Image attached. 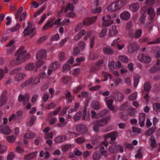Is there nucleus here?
<instances>
[{
  "mask_svg": "<svg viewBox=\"0 0 160 160\" xmlns=\"http://www.w3.org/2000/svg\"><path fill=\"white\" fill-rule=\"evenodd\" d=\"M24 46H21L15 53L14 55L16 57V63L17 64H20L30 58V55L29 53L25 55L27 51L24 49Z\"/></svg>",
  "mask_w": 160,
  "mask_h": 160,
  "instance_id": "nucleus-1",
  "label": "nucleus"
},
{
  "mask_svg": "<svg viewBox=\"0 0 160 160\" xmlns=\"http://www.w3.org/2000/svg\"><path fill=\"white\" fill-rule=\"evenodd\" d=\"M127 2V0H118L112 3L107 8L108 11H115L120 9L124 6Z\"/></svg>",
  "mask_w": 160,
  "mask_h": 160,
  "instance_id": "nucleus-2",
  "label": "nucleus"
},
{
  "mask_svg": "<svg viewBox=\"0 0 160 160\" xmlns=\"http://www.w3.org/2000/svg\"><path fill=\"white\" fill-rule=\"evenodd\" d=\"M119 136L118 133L117 132H113L103 136V137L106 140L107 138H110V140L109 142L110 144H115L117 143L115 141L116 138Z\"/></svg>",
  "mask_w": 160,
  "mask_h": 160,
  "instance_id": "nucleus-3",
  "label": "nucleus"
},
{
  "mask_svg": "<svg viewBox=\"0 0 160 160\" xmlns=\"http://www.w3.org/2000/svg\"><path fill=\"white\" fill-rule=\"evenodd\" d=\"M28 25L26 28L24 29L23 31V33L24 36H30L31 34H32L31 37L33 36L36 32H34L35 28H32V23L29 22H28Z\"/></svg>",
  "mask_w": 160,
  "mask_h": 160,
  "instance_id": "nucleus-4",
  "label": "nucleus"
},
{
  "mask_svg": "<svg viewBox=\"0 0 160 160\" xmlns=\"http://www.w3.org/2000/svg\"><path fill=\"white\" fill-rule=\"evenodd\" d=\"M40 82V79L38 78H30L22 84L21 87H25L31 83L32 85L36 84L39 83Z\"/></svg>",
  "mask_w": 160,
  "mask_h": 160,
  "instance_id": "nucleus-5",
  "label": "nucleus"
},
{
  "mask_svg": "<svg viewBox=\"0 0 160 160\" xmlns=\"http://www.w3.org/2000/svg\"><path fill=\"white\" fill-rule=\"evenodd\" d=\"M109 151L112 153H115L118 152L122 153L124 152V148L122 146L119 145H113L109 147Z\"/></svg>",
  "mask_w": 160,
  "mask_h": 160,
  "instance_id": "nucleus-6",
  "label": "nucleus"
},
{
  "mask_svg": "<svg viewBox=\"0 0 160 160\" xmlns=\"http://www.w3.org/2000/svg\"><path fill=\"white\" fill-rule=\"evenodd\" d=\"M103 22L102 26L104 27H108L110 26L113 23V20L112 19L110 15H107L102 17Z\"/></svg>",
  "mask_w": 160,
  "mask_h": 160,
  "instance_id": "nucleus-7",
  "label": "nucleus"
},
{
  "mask_svg": "<svg viewBox=\"0 0 160 160\" xmlns=\"http://www.w3.org/2000/svg\"><path fill=\"white\" fill-rule=\"evenodd\" d=\"M138 58L140 61L145 63H148L152 61L151 58L150 56L144 54H139Z\"/></svg>",
  "mask_w": 160,
  "mask_h": 160,
  "instance_id": "nucleus-8",
  "label": "nucleus"
},
{
  "mask_svg": "<svg viewBox=\"0 0 160 160\" xmlns=\"http://www.w3.org/2000/svg\"><path fill=\"white\" fill-rule=\"evenodd\" d=\"M160 71V60H157L156 64L153 65L149 70V72L151 73H155Z\"/></svg>",
  "mask_w": 160,
  "mask_h": 160,
  "instance_id": "nucleus-9",
  "label": "nucleus"
},
{
  "mask_svg": "<svg viewBox=\"0 0 160 160\" xmlns=\"http://www.w3.org/2000/svg\"><path fill=\"white\" fill-rule=\"evenodd\" d=\"M36 57L38 60L45 59L47 57L46 51L43 49L38 51L37 53Z\"/></svg>",
  "mask_w": 160,
  "mask_h": 160,
  "instance_id": "nucleus-10",
  "label": "nucleus"
},
{
  "mask_svg": "<svg viewBox=\"0 0 160 160\" xmlns=\"http://www.w3.org/2000/svg\"><path fill=\"white\" fill-rule=\"evenodd\" d=\"M97 18V16H95L84 19L82 21V24L83 26H88L95 22Z\"/></svg>",
  "mask_w": 160,
  "mask_h": 160,
  "instance_id": "nucleus-11",
  "label": "nucleus"
},
{
  "mask_svg": "<svg viewBox=\"0 0 160 160\" xmlns=\"http://www.w3.org/2000/svg\"><path fill=\"white\" fill-rule=\"evenodd\" d=\"M143 89L142 90V93L145 94V92L148 93L151 88V83L149 81L145 82L143 86Z\"/></svg>",
  "mask_w": 160,
  "mask_h": 160,
  "instance_id": "nucleus-12",
  "label": "nucleus"
},
{
  "mask_svg": "<svg viewBox=\"0 0 160 160\" xmlns=\"http://www.w3.org/2000/svg\"><path fill=\"white\" fill-rule=\"evenodd\" d=\"M76 129L77 132L81 134H84L88 131L87 127L83 124H79L77 125L76 126Z\"/></svg>",
  "mask_w": 160,
  "mask_h": 160,
  "instance_id": "nucleus-13",
  "label": "nucleus"
},
{
  "mask_svg": "<svg viewBox=\"0 0 160 160\" xmlns=\"http://www.w3.org/2000/svg\"><path fill=\"white\" fill-rule=\"evenodd\" d=\"M110 119L109 116L103 118H102L96 120L95 122L98 124L99 126H102L107 124Z\"/></svg>",
  "mask_w": 160,
  "mask_h": 160,
  "instance_id": "nucleus-14",
  "label": "nucleus"
},
{
  "mask_svg": "<svg viewBox=\"0 0 160 160\" xmlns=\"http://www.w3.org/2000/svg\"><path fill=\"white\" fill-rule=\"evenodd\" d=\"M55 18H53L49 20L43 26L42 28V29L47 30L49 28L52 27L53 25V24L52 23L54 20H55Z\"/></svg>",
  "mask_w": 160,
  "mask_h": 160,
  "instance_id": "nucleus-15",
  "label": "nucleus"
},
{
  "mask_svg": "<svg viewBox=\"0 0 160 160\" xmlns=\"http://www.w3.org/2000/svg\"><path fill=\"white\" fill-rule=\"evenodd\" d=\"M113 95L118 101H121L124 99V96L123 95L117 90L113 91Z\"/></svg>",
  "mask_w": 160,
  "mask_h": 160,
  "instance_id": "nucleus-16",
  "label": "nucleus"
},
{
  "mask_svg": "<svg viewBox=\"0 0 160 160\" xmlns=\"http://www.w3.org/2000/svg\"><path fill=\"white\" fill-rule=\"evenodd\" d=\"M0 131L2 133L6 135H9L11 133V130L9 128L8 126H6L3 127L2 126H0Z\"/></svg>",
  "mask_w": 160,
  "mask_h": 160,
  "instance_id": "nucleus-17",
  "label": "nucleus"
},
{
  "mask_svg": "<svg viewBox=\"0 0 160 160\" xmlns=\"http://www.w3.org/2000/svg\"><path fill=\"white\" fill-rule=\"evenodd\" d=\"M139 122L141 127L144 126L145 119L146 114L144 113H141L139 115Z\"/></svg>",
  "mask_w": 160,
  "mask_h": 160,
  "instance_id": "nucleus-18",
  "label": "nucleus"
},
{
  "mask_svg": "<svg viewBox=\"0 0 160 160\" xmlns=\"http://www.w3.org/2000/svg\"><path fill=\"white\" fill-rule=\"evenodd\" d=\"M22 114V112L20 111L17 112H16V114H13L9 118V121L11 122L12 120H13L14 121H16L18 119V117L21 116Z\"/></svg>",
  "mask_w": 160,
  "mask_h": 160,
  "instance_id": "nucleus-19",
  "label": "nucleus"
},
{
  "mask_svg": "<svg viewBox=\"0 0 160 160\" xmlns=\"http://www.w3.org/2000/svg\"><path fill=\"white\" fill-rule=\"evenodd\" d=\"M120 17L122 20L127 21L130 18V14L128 12L124 11L121 14Z\"/></svg>",
  "mask_w": 160,
  "mask_h": 160,
  "instance_id": "nucleus-20",
  "label": "nucleus"
},
{
  "mask_svg": "<svg viewBox=\"0 0 160 160\" xmlns=\"http://www.w3.org/2000/svg\"><path fill=\"white\" fill-rule=\"evenodd\" d=\"M139 8V5L137 3L129 5V9L133 12H137Z\"/></svg>",
  "mask_w": 160,
  "mask_h": 160,
  "instance_id": "nucleus-21",
  "label": "nucleus"
},
{
  "mask_svg": "<svg viewBox=\"0 0 160 160\" xmlns=\"http://www.w3.org/2000/svg\"><path fill=\"white\" fill-rule=\"evenodd\" d=\"M26 76L25 74L20 73L16 74L14 77V80L17 82L22 80Z\"/></svg>",
  "mask_w": 160,
  "mask_h": 160,
  "instance_id": "nucleus-22",
  "label": "nucleus"
},
{
  "mask_svg": "<svg viewBox=\"0 0 160 160\" xmlns=\"http://www.w3.org/2000/svg\"><path fill=\"white\" fill-rule=\"evenodd\" d=\"M118 32V31L116 29V26H113L110 27L109 29V36H112L115 35Z\"/></svg>",
  "mask_w": 160,
  "mask_h": 160,
  "instance_id": "nucleus-23",
  "label": "nucleus"
},
{
  "mask_svg": "<svg viewBox=\"0 0 160 160\" xmlns=\"http://www.w3.org/2000/svg\"><path fill=\"white\" fill-rule=\"evenodd\" d=\"M65 98L67 99V102L70 103L74 99V97L71 95V93L69 91L66 94Z\"/></svg>",
  "mask_w": 160,
  "mask_h": 160,
  "instance_id": "nucleus-24",
  "label": "nucleus"
},
{
  "mask_svg": "<svg viewBox=\"0 0 160 160\" xmlns=\"http://www.w3.org/2000/svg\"><path fill=\"white\" fill-rule=\"evenodd\" d=\"M91 107L95 110H99L101 108V106L99 102L97 101H93L91 104Z\"/></svg>",
  "mask_w": 160,
  "mask_h": 160,
  "instance_id": "nucleus-25",
  "label": "nucleus"
},
{
  "mask_svg": "<svg viewBox=\"0 0 160 160\" xmlns=\"http://www.w3.org/2000/svg\"><path fill=\"white\" fill-rule=\"evenodd\" d=\"M67 137L65 136H62L56 138L54 142L55 143H59L63 142L66 140Z\"/></svg>",
  "mask_w": 160,
  "mask_h": 160,
  "instance_id": "nucleus-26",
  "label": "nucleus"
},
{
  "mask_svg": "<svg viewBox=\"0 0 160 160\" xmlns=\"http://www.w3.org/2000/svg\"><path fill=\"white\" fill-rule=\"evenodd\" d=\"M36 153L35 152L26 155L24 157L25 160H30L33 159L36 156Z\"/></svg>",
  "mask_w": 160,
  "mask_h": 160,
  "instance_id": "nucleus-27",
  "label": "nucleus"
},
{
  "mask_svg": "<svg viewBox=\"0 0 160 160\" xmlns=\"http://www.w3.org/2000/svg\"><path fill=\"white\" fill-rule=\"evenodd\" d=\"M86 87L85 85L80 84L73 89V92L74 94L77 93L79 91Z\"/></svg>",
  "mask_w": 160,
  "mask_h": 160,
  "instance_id": "nucleus-28",
  "label": "nucleus"
},
{
  "mask_svg": "<svg viewBox=\"0 0 160 160\" xmlns=\"http://www.w3.org/2000/svg\"><path fill=\"white\" fill-rule=\"evenodd\" d=\"M141 78L140 75H135L134 77V83L133 85L134 87H136L139 82V80Z\"/></svg>",
  "mask_w": 160,
  "mask_h": 160,
  "instance_id": "nucleus-29",
  "label": "nucleus"
},
{
  "mask_svg": "<svg viewBox=\"0 0 160 160\" xmlns=\"http://www.w3.org/2000/svg\"><path fill=\"white\" fill-rule=\"evenodd\" d=\"M147 13L150 15L151 19H152L154 18L155 13L154 9L152 8H149L148 9Z\"/></svg>",
  "mask_w": 160,
  "mask_h": 160,
  "instance_id": "nucleus-30",
  "label": "nucleus"
},
{
  "mask_svg": "<svg viewBox=\"0 0 160 160\" xmlns=\"http://www.w3.org/2000/svg\"><path fill=\"white\" fill-rule=\"evenodd\" d=\"M103 51L104 53L107 55L112 54L114 52L112 49L108 47H105L103 48Z\"/></svg>",
  "mask_w": 160,
  "mask_h": 160,
  "instance_id": "nucleus-31",
  "label": "nucleus"
},
{
  "mask_svg": "<svg viewBox=\"0 0 160 160\" xmlns=\"http://www.w3.org/2000/svg\"><path fill=\"white\" fill-rule=\"evenodd\" d=\"M149 140L151 141L150 145L152 148H155L157 146V144L156 143V141L155 140L154 137L153 136H152L149 138Z\"/></svg>",
  "mask_w": 160,
  "mask_h": 160,
  "instance_id": "nucleus-32",
  "label": "nucleus"
},
{
  "mask_svg": "<svg viewBox=\"0 0 160 160\" xmlns=\"http://www.w3.org/2000/svg\"><path fill=\"white\" fill-rule=\"evenodd\" d=\"M136 49V43H135L130 44L128 48V50L131 52H132Z\"/></svg>",
  "mask_w": 160,
  "mask_h": 160,
  "instance_id": "nucleus-33",
  "label": "nucleus"
},
{
  "mask_svg": "<svg viewBox=\"0 0 160 160\" xmlns=\"http://www.w3.org/2000/svg\"><path fill=\"white\" fill-rule=\"evenodd\" d=\"M36 136L35 133H33L32 132L28 133L24 135L23 136V138L24 139H31L33 138Z\"/></svg>",
  "mask_w": 160,
  "mask_h": 160,
  "instance_id": "nucleus-34",
  "label": "nucleus"
},
{
  "mask_svg": "<svg viewBox=\"0 0 160 160\" xmlns=\"http://www.w3.org/2000/svg\"><path fill=\"white\" fill-rule=\"evenodd\" d=\"M60 66V64L58 62H53L50 66V68H52V70H55L58 68Z\"/></svg>",
  "mask_w": 160,
  "mask_h": 160,
  "instance_id": "nucleus-35",
  "label": "nucleus"
},
{
  "mask_svg": "<svg viewBox=\"0 0 160 160\" xmlns=\"http://www.w3.org/2000/svg\"><path fill=\"white\" fill-rule=\"evenodd\" d=\"M119 117L123 120H127L128 119V117L126 113L124 112H121L119 114Z\"/></svg>",
  "mask_w": 160,
  "mask_h": 160,
  "instance_id": "nucleus-36",
  "label": "nucleus"
},
{
  "mask_svg": "<svg viewBox=\"0 0 160 160\" xmlns=\"http://www.w3.org/2000/svg\"><path fill=\"white\" fill-rule=\"evenodd\" d=\"M74 8V6L72 4L69 3L68 4L65 10V12H66L68 9L71 11H73Z\"/></svg>",
  "mask_w": 160,
  "mask_h": 160,
  "instance_id": "nucleus-37",
  "label": "nucleus"
},
{
  "mask_svg": "<svg viewBox=\"0 0 160 160\" xmlns=\"http://www.w3.org/2000/svg\"><path fill=\"white\" fill-rule=\"evenodd\" d=\"M7 140L9 143L14 142L16 140V137L13 135H11L6 137Z\"/></svg>",
  "mask_w": 160,
  "mask_h": 160,
  "instance_id": "nucleus-38",
  "label": "nucleus"
},
{
  "mask_svg": "<svg viewBox=\"0 0 160 160\" xmlns=\"http://www.w3.org/2000/svg\"><path fill=\"white\" fill-rule=\"evenodd\" d=\"M22 69L21 67L17 68L11 71L10 72V74L11 75H14L17 73L21 71L22 70Z\"/></svg>",
  "mask_w": 160,
  "mask_h": 160,
  "instance_id": "nucleus-39",
  "label": "nucleus"
},
{
  "mask_svg": "<svg viewBox=\"0 0 160 160\" xmlns=\"http://www.w3.org/2000/svg\"><path fill=\"white\" fill-rule=\"evenodd\" d=\"M155 130L156 129L152 127L146 131V134L148 136H150L153 133Z\"/></svg>",
  "mask_w": 160,
  "mask_h": 160,
  "instance_id": "nucleus-40",
  "label": "nucleus"
},
{
  "mask_svg": "<svg viewBox=\"0 0 160 160\" xmlns=\"http://www.w3.org/2000/svg\"><path fill=\"white\" fill-rule=\"evenodd\" d=\"M34 68V65L33 63H30L26 65L25 68L27 70H32Z\"/></svg>",
  "mask_w": 160,
  "mask_h": 160,
  "instance_id": "nucleus-41",
  "label": "nucleus"
},
{
  "mask_svg": "<svg viewBox=\"0 0 160 160\" xmlns=\"http://www.w3.org/2000/svg\"><path fill=\"white\" fill-rule=\"evenodd\" d=\"M142 30L140 29L137 30L135 33L134 38H138L140 37L142 33Z\"/></svg>",
  "mask_w": 160,
  "mask_h": 160,
  "instance_id": "nucleus-42",
  "label": "nucleus"
},
{
  "mask_svg": "<svg viewBox=\"0 0 160 160\" xmlns=\"http://www.w3.org/2000/svg\"><path fill=\"white\" fill-rule=\"evenodd\" d=\"M79 106L80 104L79 103H76L75 104L74 108L71 109L70 111H68V113H70L73 112H76L79 107Z\"/></svg>",
  "mask_w": 160,
  "mask_h": 160,
  "instance_id": "nucleus-43",
  "label": "nucleus"
},
{
  "mask_svg": "<svg viewBox=\"0 0 160 160\" xmlns=\"http://www.w3.org/2000/svg\"><path fill=\"white\" fill-rule=\"evenodd\" d=\"M137 112L134 108H131L128 110V115L130 116H134Z\"/></svg>",
  "mask_w": 160,
  "mask_h": 160,
  "instance_id": "nucleus-44",
  "label": "nucleus"
},
{
  "mask_svg": "<svg viewBox=\"0 0 160 160\" xmlns=\"http://www.w3.org/2000/svg\"><path fill=\"white\" fill-rule=\"evenodd\" d=\"M107 30L106 28L103 29L99 33L98 35L100 38H102L105 36L107 33Z\"/></svg>",
  "mask_w": 160,
  "mask_h": 160,
  "instance_id": "nucleus-45",
  "label": "nucleus"
},
{
  "mask_svg": "<svg viewBox=\"0 0 160 160\" xmlns=\"http://www.w3.org/2000/svg\"><path fill=\"white\" fill-rule=\"evenodd\" d=\"M70 69V66L68 64H64L63 67L62 68V71L64 72H68Z\"/></svg>",
  "mask_w": 160,
  "mask_h": 160,
  "instance_id": "nucleus-46",
  "label": "nucleus"
},
{
  "mask_svg": "<svg viewBox=\"0 0 160 160\" xmlns=\"http://www.w3.org/2000/svg\"><path fill=\"white\" fill-rule=\"evenodd\" d=\"M120 60L124 62L128 63V59L125 56H121L119 57Z\"/></svg>",
  "mask_w": 160,
  "mask_h": 160,
  "instance_id": "nucleus-47",
  "label": "nucleus"
},
{
  "mask_svg": "<svg viewBox=\"0 0 160 160\" xmlns=\"http://www.w3.org/2000/svg\"><path fill=\"white\" fill-rule=\"evenodd\" d=\"M81 114L82 112H79L74 115L73 118V119L75 121H77L80 119L81 118Z\"/></svg>",
  "mask_w": 160,
  "mask_h": 160,
  "instance_id": "nucleus-48",
  "label": "nucleus"
},
{
  "mask_svg": "<svg viewBox=\"0 0 160 160\" xmlns=\"http://www.w3.org/2000/svg\"><path fill=\"white\" fill-rule=\"evenodd\" d=\"M75 141L78 144L83 143L85 141V138L82 137H80L75 140Z\"/></svg>",
  "mask_w": 160,
  "mask_h": 160,
  "instance_id": "nucleus-49",
  "label": "nucleus"
},
{
  "mask_svg": "<svg viewBox=\"0 0 160 160\" xmlns=\"http://www.w3.org/2000/svg\"><path fill=\"white\" fill-rule=\"evenodd\" d=\"M102 10V8L101 7H97L95 9H93L92 10V12L93 13L95 14L96 13L98 14Z\"/></svg>",
  "mask_w": 160,
  "mask_h": 160,
  "instance_id": "nucleus-50",
  "label": "nucleus"
},
{
  "mask_svg": "<svg viewBox=\"0 0 160 160\" xmlns=\"http://www.w3.org/2000/svg\"><path fill=\"white\" fill-rule=\"evenodd\" d=\"M16 48L15 45H13L7 50V54L8 55L12 54L13 52L15 51Z\"/></svg>",
  "mask_w": 160,
  "mask_h": 160,
  "instance_id": "nucleus-51",
  "label": "nucleus"
},
{
  "mask_svg": "<svg viewBox=\"0 0 160 160\" xmlns=\"http://www.w3.org/2000/svg\"><path fill=\"white\" fill-rule=\"evenodd\" d=\"M16 48L15 45H13L7 50V54L8 55L12 54L13 52L15 51Z\"/></svg>",
  "mask_w": 160,
  "mask_h": 160,
  "instance_id": "nucleus-52",
  "label": "nucleus"
},
{
  "mask_svg": "<svg viewBox=\"0 0 160 160\" xmlns=\"http://www.w3.org/2000/svg\"><path fill=\"white\" fill-rule=\"evenodd\" d=\"M45 9V7H42L39 10L36 12L33 15L34 17H36L40 14Z\"/></svg>",
  "mask_w": 160,
  "mask_h": 160,
  "instance_id": "nucleus-53",
  "label": "nucleus"
},
{
  "mask_svg": "<svg viewBox=\"0 0 160 160\" xmlns=\"http://www.w3.org/2000/svg\"><path fill=\"white\" fill-rule=\"evenodd\" d=\"M128 107V103L126 102L122 105L119 107V109L121 111H125Z\"/></svg>",
  "mask_w": 160,
  "mask_h": 160,
  "instance_id": "nucleus-54",
  "label": "nucleus"
},
{
  "mask_svg": "<svg viewBox=\"0 0 160 160\" xmlns=\"http://www.w3.org/2000/svg\"><path fill=\"white\" fill-rule=\"evenodd\" d=\"M7 150V147L3 145H0V154L3 153Z\"/></svg>",
  "mask_w": 160,
  "mask_h": 160,
  "instance_id": "nucleus-55",
  "label": "nucleus"
},
{
  "mask_svg": "<svg viewBox=\"0 0 160 160\" xmlns=\"http://www.w3.org/2000/svg\"><path fill=\"white\" fill-rule=\"evenodd\" d=\"M137 92H134L130 95L128 97V98L130 100L133 101L135 100L137 98Z\"/></svg>",
  "mask_w": 160,
  "mask_h": 160,
  "instance_id": "nucleus-56",
  "label": "nucleus"
},
{
  "mask_svg": "<svg viewBox=\"0 0 160 160\" xmlns=\"http://www.w3.org/2000/svg\"><path fill=\"white\" fill-rule=\"evenodd\" d=\"M71 146L70 145H65L62 147V150L64 152H66L71 148Z\"/></svg>",
  "mask_w": 160,
  "mask_h": 160,
  "instance_id": "nucleus-57",
  "label": "nucleus"
},
{
  "mask_svg": "<svg viewBox=\"0 0 160 160\" xmlns=\"http://www.w3.org/2000/svg\"><path fill=\"white\" fill-rule=\"evenodd\" d=\"M71 80V78L70 77L66 76L63 77L62 80L64 83H67Z\"/></svg>",
  "mask_w": 160,
  "mask_h": 160,
  "instance_id": "nucleus-58",
  "label": "nucleus"
},
{
  "mask_svg": "<svg viewBox=\"0 0 160 160\" xmlns=\"http://www.w3.org/2000/svg\"><path fill=\"white\" fill-rule=\"evenodd\" d=\"M101 158V155L97 152H95L93 154V158L94 160H98Z\"/></svg>",
  "mask_w": 160,
  "mask_h": 160,
  "instance_id": "nucleus-59",
  "label": "nucleus"
},
{
  "mask_svg": "<svg viewBox=\"0 0 160 160\" xmlns=\"http://www.w3.org/2000/svg\"><path fill=\"white\" fill-rule=\"evenodd\" d=\"M93 124L94 125L93 127V129L94 131L95 132H98L99 130V126L95 122H94Z\"/></svg>",
  "mask_w": 160,
  "mask_h": 160,
  "instance_id": "nucleus-60",
  "label": "nucleus"
},
{
  "mask_svg": "<svg viewBox=\"0 0 160 160\" xmlns=\"http://www.w3.org/2000/svg\"><path fill=\"white\" fill-rule=\"evenodd\" d=\"M95 39V37L94 36L90 38V47L91 48H93L95 44L94 41Z\"/></svg>",
  "mask_w": 160,
  "mask_h": 160,
  "instance_id": "nucleus-61",
  "label": "nucleus"
},
{
  "mask_svg": "<svg viewBox=\"0 0 160 160\" xmlns=\"http://www.w3.org/2000/svg\"><path fill=\"white\" fill-rule=\"evenodd\" d=\"M36 118L34 116H32L31 118V119L29 123H28V125L29 127H31L34 123L35 121L36 120Z\"/></svg>",
  "mask_w": 160,
  "mask_h": 160,
  "instance_id": "nucleus-62",
  "label": "nucleus"
},
{
  "mask_svg": "<svg viewBox=\"0 0 160 160\" xmlns=\"http://www.w3.org/2000/svg\"><path fill=\"white\" fill-rule=\"evenodd\" d=\"M6 102V98L4 96H2L0 100V107L4 105Z\"/></svg>",
  "mask_w": 160,
  "mask_h": 160,
  "instance_id": "nucleus-63",
  "label": "nucleus"
},
{
  "mask_svg": "<svg viewBox=\"0 0 160 160\" xmlns=\"http://www.w3.org/2000/svg\"><path fill=\"white\" fill-rule=\"evenodd\" d=\"M160 104L158 103L154 105L153 108L157 112H160Z\"/></svg>",
  "mask_w": 160,
  "mask_h": 160,
  "instance_id": "nucleus-64",
  "label": "nucleus"
}]
</instances>
